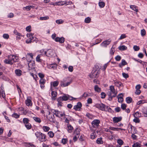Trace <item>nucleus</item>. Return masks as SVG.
I'll use <instances>...</instances> for the list:
<instances>
[{
	"label": "nucleus",
	"instance_id": "1",
	"mask_svg": "<svg viewBox=\"0 0 147 147\" xmlns=\"http://www.w3.org/2000/svg\"><path fill=\"white\" fill-rule=\"evenodd\" d=\"M37 138L41 142L45 141L47 140L46 136L44 134L40 132L37 131L35 133Z\"/></svg>",
	"mask_w": 147,
	"mask_h": 147
},
{
	"label": "nucleus",
	"instance_id": "2",
	"mask_svg": "<svg viewBox=\"0 0 147 147\" xmlns=\"http://www.w3.org/2000/svg\"><path fill=\"white\" fill-rule=\"evenodd\" d=\"M45 54L48 57H54L56 55L55 51L51 49H49L45 52Z\"/></svg>",
	"mask_w": 147,
	"mask_h": 147
},
{
	"label": "nucleus",
	"instance_id": "3",
	"mask_svg": "<svg viewBox=\"0 0 147 147\" xmlns=\"http://www.w3.org/2000/svg\"><path fill=\"white\" fill-rule=\"evenodd\" d=\"M99 74V71L98 70H93L91 74L89 75V76L90 78H97Z\"/></svg>",
	"mask_w": 147,
	"mask_h": 147
},
{
	"label": "nucleus",
	"instance_id": "4",
	"mask_svg": "<svg viewBox=\"0 0 147 147\" xmlns=\"http://www.w3.org/2000/svg\"><path fill=\"white\" fill-rule=\"evenodd\" d=\"M71 82V81L66 82V80L64 79L63 80L61 81L60 85L61 87H64L68 86Z\"/></svg>",
	"mask_w": 147,
	"mask_h": 147
},
{
	"label": "nucleus",
	"instance_id": "5",
	"mask_svg": "<svg viewBox=\"0 0 147 147\" xmlns=\"http://www.w3.org/2000/svg\"><path fill=\"white\" fill-rule=\"evenodd\" d=\"M117 93L116 92L109 91L107 93L109 96L108 100L111 101L112 100V98L113 97H115L116 96Z\"/></svg>",
	"mask_w": 147,
	"mask_h": 147
},
{
	"label": "nucleus",
	"instance_id": "6",
	"mask_svg": "<svg viewBox=\"0 0 147 147\" xmlns=\"http://www.w3.org/2000/svg\"><path fill=\"white\" fill-rule=\"evenodd\" d=\"M8 58L9 59L11 62H12L13 64L14 62H16L18 60V57L16 56L13 55H10L8 56Z\"/></svg>",
	"mask_w": 147,
	"mask_h": 147
},
{
	"label": "nucleus",
	"instance_id": "7",
	"mask_svg": "<svg viewBox=\"0 0 147 147\" xmlns=\"http://www.w3.org/2000/svg\"><path fill=\"white\" fill-rule=\"evenodd\" d=\"M95 107L96 108L102 111H105V109L104 107H105V105L102 103L97 104L95 105Z\"/></svg>",
	"mask_w": 147,
	"mask_h": 147
},
{
	"label": "nucleus",
	"instance_id": "8",
	"mask_svg": "<svg viewBox=\"0 0 147 147\" xmlns=\"http://www.w3.org/2000/svg\"><path fill=\"white\" fill-rule=\"evenodd\" d=\"M100 123V121L98 119H94L91 123L93 127L94 128L97 127L99 126V124Z\"/></svg>",
	"mask_w": 147,
	"mask_h": 147
},
{
	"label": "nucleus",
	"instance_id": "9",
	"mask_svg": "<svg viewBox=\"0 0 147 147\" xmlns=\"http://www.w3.org/2000/svg\"><path fill=\"white\" fill-rule=\"evenodd\" d=\"M62 97L64 101H65L68 100V99H69L70 100H72L73 99L74 100H76V99L75 98H74L69 95H66L65 94H64V95Z\"/></svg>",
	"mask_w": 147,
	"mask_h": 147
},
{
	"label": "nucleus",
	"instance_id": "10",
	"mask_svg": "<svg viewBox=\"0 0 147 147\" xmlns=\"http://www.w3.org/2000/svg\"><path fill=\"white\" fill-rule=\"evenodd\" d=\"M68 3H67V2H64L63 1H58L57 2L55 3V4L54 5H67L69 4H71L72 3V2H68Z\"/></svg>",
	"mask_w": 147,
	"mask_h": 147
},
{
	"label": "nucleus",
	"instance_id": "11",
	"mask_svg": "<svg viewBox=\"0 0 147 147\" xmlns=\"http://www.w3.org/2000/svg\"><path fill=\"white\" fill-rule=\"evenodd\" d=\"M111 42V40H106L102 42L100 45L103 47H107V45H109Z\"/></svg>",
	"mask_w": 147,
	"mask_h": 147
},
{
	"label": "nucleus",
	"instance_id": "12",
	"mask_svg": "<svg viewBox=\"0 0 147 147\" xmlns=\"http://www.w3.org/2000/svg\"><path fill=\"white\" fill-rule=\"evenodd\" d=\"M28 65L29 68V69L30 70L32 69H34L35 65L34 62L33 61H28Z\"/></svg>",
	"mask_w": 147,
	"mask_h": 147
},
{
	"label": "nucleus",
	"instance_id": "13",
	"mask_svg": "<svg viewBox=\"0 0 147 147\" xmlns=\"http://www.w3.org/2000/svg\"><path fill=\"white\" fill-rule=\"evenodd\" d=\"M82 106V104L80 102H78L76 105H75L74 106V109L76 111L80 110V109Z\"/></svg>",
	"mask_w": 147,
	"mask_h": 147
},
{
	"label": "nucleus",
	"instance_id": "14",
	"mask_svg": "<svg viewBox=\"0 0 147 147\" xmlns=\"http://www.w3.org/2000/svg\"><path fill=\"white\" fill-rule=\"evenodd\" d=\"M37 41V39L35 37L33 36L31 40H27L26 41V42L27 43H30L31 42H36Z\"/></svg>",
	"mask_w": 147,
	"mask_h": 147
},
{
	"label": "nucleus",
	"instance_id": "15",
	"mask_svg": "<svg viewBox=\"0 0 147 147\" xmlns=\"http://www.w3.org/2000/svg\"><path fill=\"white\" fill-rule=\"evenodd\" d=\"M55 40L56 42H59L61 43H62L64 42L65 39L63 37H57L55 38Z\"/></svg>",
	"mask_w": 147,
	"mask_h": 147
},
{
	"label": "nucleus",
	"instance_id": "16",
	"mask_svg": "<svg viewBox=\"0 0 147 147\" xmlns=\"http://www.w3.org/2000/svg\"><path fill=\"white\" fill-rule=\"evenodd\" d=\"M51 90L52 91L51 95L52 100H55V98L57 96V92L56 91H53L51 88Z\"/></svg>",
	"mask_w": 147,
	"mask_h": 147
},
{
	"label": "nucleus",
	"instance_id": "17",
	"mask_svg": "<svg viewBox=\"0 0 147 147\" xmlns=\"http://www.w3.org/2000/svg\"><path fill=\"white\" fill-rule=\"evenodd\" d=\"M33 55L32 53L27 54L26 56V59L28 61H31L32 59Z\"/></svg>",
	"mask_w": 147,
	"mask_h": 147
},
{
	"label": "nucleus",
	"instance_id": "18",
	"mask_svg": "<svg viewBox=\"0 0 147 147\" xmlns=\"http://www.w3.org/2000/svg\"><path fill=\"white\" fill-rule=\"evenodd\" d=\"M123 95L122 93L119 94L117 96L118 99V102L120 103H122L123 101Z\"/></svg>",
	"mask_w": 147,
	"mask_h": 147
},
{
	"label": "nucleus",
	"instance_id": "19",
	"mask_svg": "<svg viewBox=\"0 0 147 147\" xmlns=\"http://www.w3.org/2000/svg\"><path fill=\"white\" fill-rule=\"evenodd\" d=\"M122 117H115L113 118V120L114 123H117L120 121L122 120Z\"/></svg>",
	"mask_w": 147,
	"mask_h": 147
},
{
	"label": "nucleus",
	"instance_id": "20",
	"mask_svg": "<svg viewBox=\"0 0 147 147\" xmlns=\"http://www.w3.org/2000/svg\"><path fill=\"white\" fill-rule=\"evenodd\" d=\"M30 98H28L26 101V103L27 106H31L32 105V101L30 99L31 98L30 97Z\"/></svg>",
	"mask_w": 147,
	"mask_h": 147
},
{
	"label": "nucleus",
	"instance_id": "21",
	"mask_svg": "<svg viewBox=\"0 0 147 147\" xmlns=\"http://www.w3.org/2000/svg\"><path fill=\"white\" fill-rule=\"evenodd\" d=\"M53 113L55 115L56 117H60L59 115L60 113H61V112L60 111H59L55 109L53 110Z\"/></svg>",
	"mask_w": 147,
	"mask_h": 147
},
{
	"label": "nucleus",
	"instance_id": "22",
	"mask_svg": "<svg viewBox=\"0 0 147 147\" xmlns=\"http://www.w3.org/2000/svg\"><path fill=\"white\" fill-rule=\"evenodd\" d=\"M15 73L18 76H20L22 75V71L19 69H17L15 70Z\"/></svg>",
	"mask_w": 147,
	"mask_h": 147
},
{
	"label": "nucleus",
	"instance_id": "23",
	"mask_svg": "<svg viewBox=\"0 0 147 147\" xmlns=\"http://www.w3.org/2000/svg\"><path fill=\"white\" fill-rule=\"evenodd\" d=\"M80 130L79 129H78V128H76L74 132V134L75 136L76 135V136H79L80 134Z\"/></svg>",
	"mask_w": 147,
	"mask_h": 147
},
{
	"label": "nucleus",
	"instance_id": "24",
	"mask_svg": "<svg viewBox=\"0 0 147 147\" xmlns=\"http://www.w3.org/2000/svg\"><path fill=\"white\" fill-rule=\"evenodd\" d=\"M67 126L68 127L67 131L69 133H71L72 130L73 129V127L69 124H67Z\"/></svg>",
	"mask_w": 147,
	"mask_h": 147
},
{
	"label": "nucleus",
	"instance_id": "25",
	"mask_svg": "<svg viewBox=\"0 0 147 147\" xmlns=\"http://www.w3.org/2000/svg\"><path fill=\"white\" fill-rule=\"evenodd\" d=\"M109 128L110 129L113 131H118L120 129L121 130H125V129H122L121 128H115L112 127H109Z\"/></svg>",
	"mask_w": 147,
	"mask_h": 147
},
{
	"label": "nucleus",
	"instance_id": "26",
	"mask_svg": "<svg viewBox=\"0 0 147 147\" xmlns=\"http://www.w3.org/2000/svg\"><path fill=\"white\" fill-rule=\"evenodd\" d=\"M4 62L6 64H9L10 65H12L13 64L12 62H11V61L8 58V57L7 59H5L4 61Z\"/></svg>",
	"mask_w": 147,
	"mask_h": 147
},
{
	"label": "nucleus",
	"instance_id": "27",
	"mask_svg": "<svg viewBox=\"0 0 147 147\" xmlns=\"http://www.w3.org/2000/svg\"><path fill=\"white\" fill-rule=\"evenodd\" d=\"M127 63L125 61L124 59H122L121 61V62L119 65V66L120 67H121L122 66L126 65Z\"/></svg>",
	"mask_w": 147,
	"mask_h": 147
},
{
	"label": "nucleus",
	"instance_id": "28",
	"mask_svg": "<svg viewBox=\"0 0 147 147\" xmlns=\"http://www.w3.org/2000/svg\"><path fill=\"white\" fill-rule=\"evenodd\" d=\"M96 142L98 144H102L103 142L102 140V138L101 137L98 138L96 141Z\"/></svg>",
	"mask_w": 147,
	"mask_h": 147
},
{
	"label": "nucleus",
	"instance_id": "29",
	"mask_svg": "<svg viewBox=\"0 0 147 147\" xmlns=\"http://www.w3.org/2000/svg\"><path fill=\"white\" fill-rule=\"evenodd\" d=\"M59 84V82L57 81L51 82V85H52L54 87L57 86Z\"/></svg>",
	"mask_w": 147,
	"mask_h": 147
},
{
	"label": "nucleus",
	"instance_id": "30",
	"mask_svg": "<svg viewBox=\"0 0 147 147\" xmlns=\"http://www.w3.org/2000/svg\"><path fill=\"white\" fill-rule=\"evenodd\" d=\"M114 83L116 86L119 87H120L122 85V83L119 81H115Z\"/></svg>",
	"mask_w": 147,
	"mask_h": 147
},
{
	"label": "nucleus",
	"instance_id": "31",
	"mask_svg": "<svg viewBox=\"0 0 147 147\" xmlns=\"http://www.w3.org/2000/svg\"><path fill=\"white\" fill-rule=\"evenodd\" d=\"M94 89L95 91L97 92H100L101 91V88L97 85H95L94 86Z\"/></svg>",
	"mask_w": 147,
	"mask_h": 147
},
{
	"label": "nucleus",
	"instance_id": "32",
	"mask_svg": "<svg viewBox=\"0 0 147 147\" xmlns=\"http://www.w3.org/2000/svg\"><path fill=\"white\" fill-rule=\"evenodd\" d=\"M130 8L132 10L137 12L138 11V9L136 6L134 5H130Z\"/></svg>",
	"mask_w": 147,
	"mask_h": 147
},
{
	"label": "nucleus",
	"instance_id": "33",
	"mask_svg": "<svg viewBox=\"0 0 147 147\" xmlns=\"http://www.w3.org/2000/svg\"><path fill=\"white\" fill-rule=\"evenodd\" d=\"M96 137V135L95 132L91 133L90 135V138L92 139H94Z\"/></svg>",
	"mask_w": 147,
	"mask_h": 147
},
{
	"label": "nucleus",
	"instance_id": "34",
	"mask_svg": "<svg viewBox=\"0 0 147 147\" xmlns=\"http://www.w3.org/2000/svg\"><path fill=\"white\" fill-rule=\"evenodd\" d=\"M127 49V47L124 46V45H122L121 46H120L119 47V49L120 50L123 51Z\"/></svg>",
	"mask_w": 147,
	"mask_h": 147
},
{
	"label": "nucleus",
	"instance_id": "35",
	"mask_svg": "<svg viewBox=\"0 0 147 147\" xmlns=\"http://www.w3.org/2000/svg\"><path fill=\"white\" fill-rule=\"evenodd\" d=\"M132 101V98L130 97H128L126 98V101L127 103L129 104Z\"/></svg>",
	"mask_w": 147,
	"mask_h": 147
},
{
	"label": "nucleus",
	"instance_id": "36",
	"mask_svg": "<svg viewBox=\"0 0 147 147\" xmlns=\"http://www.w3.org/2000/svg\"><path fill=\"white\" fill-rule=\"evenodd\" d=\"M33 118L34 120L36 122L38 123H40L41 122V119L39 118L36 117H33Z\"/></svg>",
	"mask_w": 147,
	"mask_h": 147
},
{
	"label": "nucleus",
	"instance_id": "37",
	"mask_svg": "<svg viewBox=\"0 0 147 147\" xmlns=\"http://www.w3.org/2000/svg\"><path fill=\"white\" fill-rule=\"evenodd\" d=\"M102 41V39H98L96 40L95 42H94L93 45H92L91 46H93L99 43H100Z\"/></svg>",
	"mask_w": 147,
	"mask_h": 147
},
{
	"label": "nucleus",
	"instance_id": "38",
	"mask_svg": "<svg viewBox=\"0 0 147 147\" xmlns=\"http://www.w3.org/2000/svg\"><path fill=\"white\" fill-rule=\"evenodd\" d=\"M141 114L139 112L137 111L136 112L134 115V117H140L141 116Z\"/></svg>",
	"mask_w": 147,
	"mask_h": 147
},
{
	"label": "nucleus",
	"instance_id": "39",
	"mask_svg": "<svg viewBox=\"0 0 147 147\" xmlns=\"http://www.w3.org/2000/svg\"><path fill=\"white\" fill-rule=\"evenodd\" d=\"M42 128L44 131L46 132L48 131L50 129V128L47 126H43Z\"/></svg>",
	"mask_w": 147,
	"mask_h": 147
},
{
	"label": "nucleus",
	"instance_id": "40",
	"mask_svg": "<svg viewBox=\"0 0 147 147\" xmlns=\"http://www.w3.org/2000/svg\"><path fill=\"white\" fill-rule=\"evenodd\" d=\"M29 119L27 118H24L23 120V122L25 125L29 123Z\"/></svg>",
	"mask_w": 147,
	"mask_h": 147
},
{
	"label": "nucleus",
	"instance_id": "41",
	"mask_svg": "<svg viewBox=\"0 0 147 147\" xmlns=\"http://www.w3.org/2000/svg\"><path fill=\"white\" fill-rule=\"evenodd\" d=\"M91 19L89 17L86 18L85 19L84 22L86 23H89L91 21Z\"/></svg>",
	"mask_w": 147,
	"mask_h": 147
},
{
	"label": "nucleus",
	"instance_id": "42",
	"mask_svg": "<svg viewBox=\"0 0 147 147\" xmlns=\"http://www.w3.org/2000/svg\"><path fill=\"white\" fill-rule=\"evenodd\" d=\"M25 126L27 128V129H30L32 127V126L31 124L29 123L26 124L25 125Z\"/></svg>",
	"mask_w": 147,
	"mask_h": 147
},
{
	"label": "nucleus",
	"instance_id": "43",
	"mask_svg": "<svg viewBox=\"0 0 147 147\" xmlns=\"http://www.w3.org/2000/svg\"><path fill=\"white\" fill-rule=\"evenodd\" d=\"M142 112L144 116L147 117V109H143Z\"/></svg>",
	"mask_w": 147,
	"mask_h": 147
},
{
	"label": "nucleus",
	"instance_id": "44",
	"mask_svg": "<svg viewBox=\"0 0 147 147\" xmlns=\"http://www.w3.org/2000/svg\"><path fill=\"white\" fill-rule=\"evenodd\" d=\"M50 67L53 69H55L57 67V65L56 63H53L51 65Z\"/></svg>",
	"mask_w": 147,
	"mask_h": 147
},
{
	"label": "nucleus",
	"instance_id": "45",
	"mask_svg": "<svg viewBox=\"0 0 147 147\" xmlns=\"http://www.w3.org/2000/svg\"><path fill=\"white\" fill-rule=\"evenodd\" d=\"M40 55H37L36 58V60L37 62H40L41 61V60L40 59Z\"/></svg>",
	"mask_w": 147,
	"mask_h": 147
},
{
	"label": "nucleus",
	"instance_id": "46",
	"mask_svg": "<svg viewBox=\"0 0 147 147\" xmlns=\"http://www.w3.org/2000/svg\"><path fill=\"white\" fill-rule=\"evenodd\" d=\"M109 88L110 90V91H109L113 92H116L114 88V87L113 86H110Z\"/></svg>",
	"mask_w": 147,
	"mask_h": 147
},
{
	"label": "nucleus",
	"instance_id": "47",
	"mask_svg": "<svg viewBox=\"0 0 147 147\" xmlns=\"http://www.w3.org/2000/svg\"><path fill=\"white\" fill-rule=\"evenodd\" d=\"M27 37L29 39V40H31L33 36L32 33L27 34Z\"/></svg>",
	"mask_w": 147,
	"mask_h": 147
},
{
	"label": "nucleus",
	"instance_id": "48",
	"mask_svg": "<svg viewBox=\"0 0 147 147\" xmlns=\"http://www.w3.org/2000/svg\"><path fill=\"white\" fill-rule=\"evenodd\" d=\"M146 34V32L145 29H143L141 31V34L142 36H145Z\"/></svg>",
	"mask_w": 147,
	"mask_h": 147
},
{
	"label": "nucleus",
	"instance_id": "49",
	"mask_svg": "<svg viewBox=\"0 0 147 147\" xmlns=\"http://www.w3.org/2000/svg\"><path fill=\"white\" fill-rule=\"evenodd\" d=\"M49 19L48 16L41 17L39 19L40 20H46Z\"/></svg>",
	"mask_w": 147,
	"mask_h": 147
},
{
	"label": "nucleus",
	"instance_id": "50",
	"mask_svg": "<svg viewBox=\"0 0 147 147\" xmlns=\"http://www.w3.org/2000/svg\"><path fill=\"white\" fill-rule=\"evenodd\" d=\"M140 144L136 142L134 143L132 146V147H140Z\"/></svg>",
	"mask_w": 147,
	"mask_h": 147
},
{
	"label": "nucleus",
	"instance_id": "51",
	"mask_svg": "<svg viewBox=\"0 0 147 147\" xmlns=\"http://www.w3.org/2000/svg\"><path fill=\"white\" fill-rule=\"evenodd\" d=\"M12 116L13 117H14L15 118H19L20 115L17 113H14L12 114Z\"/></svg>",
	"mask_w": 147,
	"mask_h": 147
},
{
	"label": "nucleus",
	"instance_id": "52",
	"mask_svg": "<svg viewBox=\"0 0 147 147\" xmlns=\"http://www.w3.org/2000/svg\"><path fill=\"white\" fill-rule=\"evenodd\" d=\"M64 21L62 20H57L56 21V23L58 24H60L63 23Z\"/></svg>",
	"mask_w": 147,
	"mask_h": 147
},
{
	"label": "nucleus",
	"instance_id": "53",
	"mask_svg": "<svg viewBox=\"0 0 147 147\" xmlns=\"http://www.w3.org/2000/svg\"><path fill=\"white\" fill-rule=\"evenodd\" d=\"M99 5L101 7H103L105 5V3L103 2H99L98 3Z\"/></svg>",
	"mask_w": 147,
	"mask_h": 147
},
{
	"label": "nucleus",
	"instance_id": "54",
	"mask_svg": "<svg viewBox=\"0 0 147 147\" xmlns=\"http://www.w3.org/2000/svg\"><path fill=\"white\" fill-rule=\"evenodd\" d=\"M13 32L14 34L16 35H17L19 37H20L22 36L21 34L20 33H19L16 30H14Z\"/></svg>",
	"mask_w": 147,
	"mask_h": 147
},
{
	"label": "nucleus",
	"instance_id": "55",
	"mask_svg": "<svg viewBox=\"0 0 147 147\" xmlns=\"http://www.w3.org/2000/svg\"><path fill=\"white\" fill-rule=\"evenodd\" d=\"M48 134L49 136L51 138H52L54 136V134L52 131H49L48 132Z\"/></svg>",
	"mask_w": 147,
	"mask_h": 147
},
{
	"label": "nucleus",
	"instance_id": "56",
	"mask_svg": "<svg viewBox=\"0 0 147 147\" xmlns=\"http://www.w3.org/2000/svg\"><path fill=\"white\" fill-rule=\"evenodd\" d=\"M67 142V140L66 139L63 138L61 140V142L63 144H66Z\"/></svg>",
	"mask_w": 147,
	"mask_h": 147
},
{
	"label": "nucleus",
	"instance_id": "57",
	"mask_svg": "<svg viewBox=\"0 0 147 147\" xmlns=\"http://www.w3.org/2000/svg\"><path fill=\"white\" fill-rule=\"evenodd\" d=\"M27 146L28 147H35V146L31 143H27Z\"/></svg>",
	"mask_w": 147,
	"mask_h": 147
},
{
	"label": "nucleus",
	"instance_id": "58",
	"mask_svg": "<svg viewBox=\"0 0 147 147\" xmlns=\"http://www.w3.org/2000/svg\"><path fill=\"white\" fill-rule=\"evenodd\" d=\"M133 49L135 51H137L139 50L140 48L139 46L137 45H134L133 47Z\"/></svg>",
	"mask_w": 147,
	"mask_h": 147
},
{
	"label": "nucleus",
	"instance_id": "59",
	"mask_svg": "<svg viewBox=\"0 0 147 147\" xmlns=\"http://www.w3.org/2000/svg\"><path fill=\"white\" fill-rule=\"evenodd\" d=\"M135 117V118L134 119V121L136 123H139L140 122V120L138 118V117Z\"/></svg>",
	"mask_w": 147,
	"mask_h": 147
},
{
	"label": "nucleus",
	"instance_id": "60",
	"mask_svg": "<svg viewBox=\"0 0 147 147\" xmlns=\"http://www.w3.org/2000/svg\"><path fill=\"white\" fill-rule=\"evenodd\" d=\"M57 101H59V102H61L63 101H64L62 97V96H60L59 97L57 98Z\"/></svg>",
	"mask_w": 147,
	"mask_h": 147
},
{
	"label": "nucleus",
	"instance_id": "61",
	"mask_svg": "<svg viewBox=\"0 0 147 147\" xmlns=\"http://www.w3.org/2000/svg\"><path fill=\"white\" fill-rule=\"evenodd\" d=\"M126 107V105L125 104H122L121 105V108L123 110H125Z\"/></svg>",
	"mask_w": 147,
	"mask_h": 147
},
{
	"label": "nucleus",
	"instance_id": "62",
	"mask_svg": "<svg viewBox=\"0 0 147 147\" xmlns=\"http://www.w3.org/2000/svg\"><path fill=\"white\" fill-rule=\"evenodd\" d=\"M45 79H41L39 80L40 84H45Z\"/></svg>",
	"mask_w": 147,
	"mask_h": 147
},
{
	"label": "nucleus",
	"instance_id": "63",
	"mask_svg": "<svg viewBox=\"0 0 147 147\" xmlns=\"http://www.w3.org/2000/svg\"><path fill=\"white\" fill-rule=\"evenodd\" d=\"M126 37V35L125 34H122L119 38V40H121Z\"/></svg>",
	"mask_w": 147,
	"mask_h": 147
},
{
	"label": "nucleus",
	"instance_id": "64",
	"mask_svg": "<svg viewBox=\"0 0 147 147\" xmlns=\"http://www.w3.org/2000/svg\"><path fill=\"white\" fill-rule=\"evenodd\" d=\"M3 37L4 38L8 39L9 38V35L8 34H4L3 35Z\"/></svg>",
	"mask_w": 147,
	"mask_h": 147
}]
</instances>
